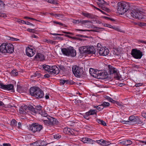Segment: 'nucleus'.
<instances>
[{
  "label": "nucleus",
  "instance_id": "26",
  "mask_svg": "<svg viewBox=\"0 0 146 146\" xmlns=\"http://www.w3.org/2000/svg\"><path fill=\"white\" fill-rule=\"evenodd\" d=\"M75 22H74L76 24H78L79 23H81V25H85L86 23L89 22H91L90 21L88 20H76Z\"/></svg>",
  "mask_w": 146,
  "mask_h": 146
},
{
  "label": "nucleus",
  "instance_id": "2",
  "mask_svg": "<svg viewBox=\"0 0 146 146\" xmlns=\"http://www.w3.org/2000/svg\"><path fill=\"white\" fill-rule=\"evenodd\" d=\"M143 12L138 10H129L127 13V15L133 18L141 19L144 18L142 14Z\"/></svg>",
  "mask_w": 146,
  "mask_h": 146
},
{
  "label": "nucleus",
  "instance_id": "19",
  "mask_svg": "<svg viewBox=\"0 0 146 146\" xmlns=\"http://www.w3.org/2000/svg\"><path fill=\"white\" fill-rule=\"evenodd\" d=\"M35 58L37 60L42 61L44 59V56L41 53H37L35 57Z\"/></svg>",
  "mask_w": 146,
  "mask_h": 146
},
{
  "label": "nucleus",
  "instance_id": "13",
  "mask_svg": "<svg viewBox=\"0 0 146 146\" xmlns=\"http://www.w3.org/2000/svg\"><path fill=\"white\" fill-rule=\"evenodd\" d=\"M99 71L92 68H90L89 70V72L91 75L97 78L99 75Z\"/></svg>",
  "mask_w": 146,
  "mask_h": 146
},
{
  "label": "nucleus",
  "instance_id": "53",
  "mask_svg": "<svg viewBox=\"0 0 146 146\" xmlns=\"http://www.w3.org/2000/svg\"><path fill=\"white\" fill-rule=\"evenodd\" d=\"M130 122L129 121H125V120H123L121 122L123 124H129V125H130Z\"/></svg>",
  "mask_w": 146,
  "mask_h": 146
},
{
  "label": "nucleus",
  "instance_id": "49",
  "mask_svg": "<svg viewBox=\"0 0 146 146\" xmlns=\"http://www.w3.org/2000/svg\"><path fill=\"white\" fill-rule=\"evenodd\" d=\"M114 103L116 104L117 105L120 106L121 108L123 107V105L121 104L119 102L116 101H115V102H114Z\"/></svg>",
  "mask_w": 146,
  "mask_h": 146
},
{
  "label": "nucleus",
  "instance_id": "5",
  "mask_svg": "<svg viewBox=\"0 0 146 146\" xmlns=\"http://www.w3.org/2000/svg\"><path fill=\"white\" fill-rule=\"evenodd\" d=\"M108 73L110 74L113 75L114 78L117 80H120L121 77L119 76V72L117 70L110 65L108 66Z\"/></svg>",
  "mask_w": 146,
  "mask_h": 146
},
{
  "label": "nucleus",
  "instance_id": "21",
  "mask_svg": "<svg viewBox=\"0 0 146 146\" xmlns=\"http://www.w3.org/2000/svg\"><path fill=\"white\" fill-rule=\"evenodd\" d=\"M26 52L27 55L30 57L32 56L35 54L33 49L30 48L29 47L27 48H26Z\"/></svg>",
  "mask_w": 146,
  "mask_h": 146
},
{
  "label": "nucleus",
  "instance_id": "17",
  "mask_svg": "<svg viewBox=\"0 0 146 146\" xmlns=\"http://www.w3.org/2000/svg\"><path fill=\"white\" fill-rule=\"evenodd\" d=\"M39 88L37 87H31L29 90V92L31 95L34 97L36 94V93L37 92Z\"/></svg>",
  "mask_w": 146,
  "mask_h": 146
},
{
  "label": "nucleus",
  "instance_id": "41",
  "mask_svg": "<svg viewBox=\"0 0 146 146\" xmlns=\"http://www.w3.org/2000/svg\"><path fill=\"white\" fill-rule=\"evenodd\" d=\"M103 107H108L109 106L110 103L108 102H104L102 104Z\"/></svg>",
  "mask_w": 146,
  "mask_h": 146
},
{
  "label": "nucleus",
  "instance_id": "46",
  "mask_svg": "<svg viewBox=\"0 0 146 146\" xmlns=\"http://www.w3.org/2000/svg\"><path fill=\"white\" fill-rule=\"evenodd\" d=\"M105 26L106 27H109V28H112L113 29H116L115 27H113V26H112L111 25L109 24H106L105 25Z\"/></svg>",
  "mask_w": 146,
  "mask_h": 146
},
{
  "label": "nucleus",
  "instance_id": "23",
  "mask_svg": "<svg viewBox=\"0 0 146 146\" xmlns=\"http://www.w3.org/2000/svg\"><path fill=\"white\" fill-rule=\"evenodd\" d=\"M88 48L87 54H95L96 50L95 48L93 46L91 47L89 46V48Z\"/></svg>",
  "mask_w": 146,
  "mask_h": 146
},
{
  "label": "nucleus",
  "instance_id": "20",
  "mask_svg": "<svg viewBox=\"0 0 146 146\" xmlns=\"http://www.w3.org/2000/svg\"><path fill=\"white\" fill-rule=\"evenodd\" d=\"M82 141L84 143L93 144L95 141L88 137H84L82 139Z\"/></svg>",
  "mask_w": 146,
  "mask_h": 146
},
{
  "label": "nucleus",
  "instance_id": "6",
  "mask_svg": "<svg viewBox=\"0 0 146 146\" xmlns=\"http://www.w3.org/2000/svg\"><path fill=\"white\" fill-rule=\"evenodd\" d=\"M131 54L133 57L136 59H141L143 55L142 52L137 48L133 49L131 51Z\"/></svg>",
  "mask_w": 146,
  "mask_h": 146
},
{
  "label": "nucleus",
  "instance_id": "39",
  "mask_svg": "<svg viewBox=\"0 0 146 146\" xmlns=\"http://www.w3.org/2000/svg\"><path fill=\"white\" fill-rule=\"evenodd\" d=\"M64 36L65 37H66L70 38H72V39H77L78 40H81V38H79L71 37L67 35H64Z\"/></svg>",
  "mask_w": 146,
  "mask_h": 146
},
{
  "label": "nucleus",
  "instance_id": "12",
  "mask_svg": "<svg viewBox=\"0 0 146 146\" xmlns=\"http://www.w3.org/2000/svg\"><path fill=\"white\" fill-rule=\"evenodd\" d=\"M108 74L106 72H103L99 71V75H98V79H106L108 77Z\"/></svg>",
  "mask_w": 146,
  "mask_h": 146
},
{
  "label": "nucleus",
  "instance_id": "31",
  "mask_svg": "<svg viewBox=\"0 0 146 146\" xmlns=\"http://www.w3.org/2000/svg\"><path fill=\"white\" fill-rule=\"evenodd\" d=\"M97 121L100 124H102V125L104 126L106 125V122L103 120H101L100 119H97Z\"/></svg>",
  "mask_w": 146,
  "mask_h": 146
},
{
  "label": "nucleus",
  "instance_id": "55",
  "mask_svg": "<svg viewBox=\"0 0 146 146\" xmlns=\"http://www.w3.org/2000/svg\"><path fill=\"white\" fill-rule=\"evenodd\" d=\"M113 53L115 55H119L120 54V52L119 51H117V50H115Z\"/></svg>",
  "mask_w": 146,
  "mask_h": 146
},
{
  "label": "nucleus",
  "instance_id": "25",
  "mask_svg": "<svg viewBox=\"0 0 146 146\" xmlns=\"http://www.w3.org/2000/svg\"><path fill=\"white\" fill-rule=\"evenodd\" d=\"M120 143L123 145L128 146L132 144V142L130 140H125L120 142Z\"/></svg>",
  "mask_w": 146,
  "mask_h": 146
},
{
  "label": "nucleus",
  "instance_id": "43",
  "mask_svg": "<svg viewBox=\"0 0 146 146\" xmlns=\"http://www.w3.org/2000/svg\"><path fill=\"white\" fill-rule=\"evenodd\" d=\"M67 131L68 132V134H74L75 131L74 130H71L70 129H67Z\"/></svg>",
  "mask_w": 146,
  "mask_h": 146
},
{
  "label": "nucleus",
  "instance_id": "59",
  "mask_svg": "<svg viewBox=\"0 0 146 146\" xmlns=\"http://www.w3.org/2000/svg\"><path fill=\"white\" fill-rule=\"evenodd\" d=\"M5 5L4 2L1 0H0V6L4 7Z\"/></svg>",
  "mask_w": 146,
  "mask_h": 146
},
{
  "label": "nucleus",
  "instance_id": "18",
  "mask_svg": "<svg viewBox=\"0 0 146 146\" xmlns=\"http://www.w3.org/2000/svg\"><path fill=\"white\" fill-rule=\"evenodd\" d=\"M88 48H89V46H84L80 47L79 48L80 53L81 54L84 53L87 54Z\"/></svg>",
  "mask_w": 146,
  "mask_h": 146
},
{
  "label": "nucleus",
  "instance_id": "56",
  "mask_svg": "<svg viewBox=\"0 0 146 146\" xmlns=\"http://www.w3.org/2000/svg\"><path fill=\"white\" fill-rule=\"evenodd\" d=\"M60 137V136L59 135H54V138L57 139H59Z\"/></svg>",
  "mask_w": 146,
  "mask_h": 146
},
{
  "label": "nucleus",
  "instance_id": "51",
  "mask_svg": "<svg viewBox=\"0 0 146 146\" xmlns=\"http://www.w3.org/2000/svg\"><path fill=\"white\" fill-rule=\"evenodd\" d=\"M46 1L48 3L54 4L55 3V1L54 0H47Z\"/></svg>",
  "mask_w": 146,
  "mask_h": 146
},
{
  "label": "nucleus",
  "instance_id": "4",
  "mask_svg": "<svg viewBox=\"0 0 146 146\" xmlns=\"http://www.w3.org/2000/svg\"><path fill=\"white\" fill-rule=\"evenodd\" d=\"M44 124L47 126H52L58 124V121L57 119L49 116L46 119L43 120Z\"/></svg>",
  "mask_w": 146,
  "mask_h": 146
},
{
  "label": "nucleus",
  "instance_id": "24",
  "mask_svg": "<svg viewBox=\"0 0 146 146\" xmlns=\"http://www.w3.org/2000/svg\"><path fill=\"white\" fill-rule=\"evenodd\" d=\"M97 112L96 110H93L91 109L88 111L86 113V114L88 115H95L96 117L97 116Z\"/></svg>",
  "mask_w": 146,
  "mask_h": 146
},
{
  "label": "nucleus",
  "instance_id": "37",
  "mask_svg": "<svg viewBox=\"0 0 146 146\" xmlns=\"http://www.w3.org/2000/svg\"><path fill=\"white\" fill-rule=\"evenodd\" d=\"M94 108H96L99 111H101L102 109L104 108L102 104L101 105H99L97 106H94Z\"/></svg>",
  "mask_w": 146,
  "mask_h": 146
},
{
  "label": "nucleus",
  "instance_id": "27",
  "mask_svg": "<svg viewBox=\"0 0 146 146\" xmlns=\"http://www.w3.org/2000/svg\"><path fill=\"white\" fill-rule=\"evenodd\" d=\"M17 22L19 23H21L23 24H25L26 25H31L32 26H34V25L28 21H25L23 20H21L20 19H19L17 21Z\"/></svg>",
  "mask_w": 146,
  "mask_h": 146
},
{
  "label": "nucleus",
  "instance_id": "38",
  "mask_svg": "<svg viewBox=\"0 0 146 146\" xmlns=\"http://www.w3.org/2000/svg\"><path fill=\"white\" fill-rule=\"evenodd\" d=\"M76 31H93L94 32H99V31L97 30H82V29H76Z\"/></svg>",
  "mask_w": 146,
  "mask_h": 146
},
{
  "label": "nucleus",
  "instance_id": "42",
  "mask_svg": "<svg viewBox=\"0 0 146 146\" xmlns=\"http://www.w3.org/2000/svg\"><path fill=\"white\" fill-rule=\"evenodd\" d=\"M101 9L102 10L106 11L107 12H109L110 11V9L106 7L102 6L101 7Z\"/></svg>",
  "mask_w": 146,
  "mask_h": 146
},
{
  "label": "nucleus",
  "instance_id": "35",
  "mask_svg": "<svg viewBox=\"0 0 146 146\" xmlns=\"http://www.w3.org/2000/svg\"><path fill=\"white\" fill-rule=\"evenodd\" d=\"M104 140L103 139H100L99 140H96V141H95V142H97L99 144L103 146V144H104Z\"/></svg>",
  "mask_w": 146,
  "mask_h": 146
},
{
  "label": "nucleus",
  "instance_id": "44",
  "mask_svg": "<svg viewBox=\"0 0 146 146\" xmlns=\"http://www.w3.org/2000/svg\"><path fill=\"white\" fill-rule=\"evenodd\" d=\"M111 144H113V143H111L109 141H107L106 140H104V144H103V146H106L110 145Z\"/></svg>",
  "mask_w": 146,
  "mask_h": 146
},
{
  "label": "nucleus",
  "instance_id": "11",
  "mask_svg": "<svg viewBox=\"0 0 146 146\" xmlns=\"http://www.w3.org/2000/svg\"><path fill=\"white\" fill-rule=\"evenodd\" d=\"M49 73L52 74H57L59 72V70L58 68L56 66L54 65L50 66V70H49Z\"/></svg>",
  "mask_w": 146,
  "mask_h": 146
},
{
  "label": "nucleus",
  "instance_id": "16",
  "mask_svg": "<svg viewBox=\"0 0 146 146\" xmlns=\"http://www.w3.org/2000/svg\"><path fill=\"white\" fill-rule=\"evenodd\" d=\"M36 94L35 96L34 97L37 98H42L44 96V94L43 91L40 88H39L37 91V92L36 93Z\"/></svg>",
  "mask_w": 146,
  "mask_h": 146
},
{
  "label": "nucleus",
  "instance_id": "48",
  "mask_svg": "<svg viewBox=\"0 0 146 146\" xmlns=\"http://www.w3.org/2000/svg\"><path fill=\"white\" fill-rule=\"evenodd\" d=\"M0 17L5 18L7 17V15L5 13L0 12Z\"/></svg>",
  "mask_w": 146,
  "mask_h": 146
},
{
  "label": "nucleus",
  "instance_id": "64",
  "mask_svg": "<svg viewBox=\"0 0 146 146\" xmlns=\"http://www.w3.org/2000/svg\"><path fill=\"white\" fill-rule=\"evenodd\" d=\"M141 115L143 117L146 119V113L144 112L142 113Z\"/></svg>",
  "mask_w": 146,
  "mask_h": 146
},
{
  "label": "nucleus",
  "instance_id": "33",
  "mask_svg": "<svg viewBox=\"0 0 146 146\" xmlns=\"http://www.w3.org/2000/svg\"><path fill=\"white\" fill-rule=\"evenodd\" d=\"M17 124V122L16 121L13 119L12 120L11 122V125L13 126H15Z\"/></svg>",
  "mask_w": 146,
  "mask_h": 146
},
{
  "label": "nucleus",
  "instance_id": "54",
  "mask_svg": "<svg viewBox=\"0 0 146 146\" xmlns=\"http://www.w3.org/2000/svg\"><path fill=\"white\" fill-rule=\"evenodd\" d=\"M54 16L55 17H58L60 18H62L63 17V15L60 14H55L54 15Z\"/></svg>",
  "mask_w": 146,
  "mask_h": 146
},
{
  "label": "nucleus",
  "instance_id": "32",
  "mask_svg": "<svg viewBox=\"0 0 146 146\" xmlns=\"http://www.w3.org/2000/svg\"><path fill=\"white\" fill-rule=\"evenodd\" d=\"M100 2H97V4L100 7H102V5H103L104 4L105 2L103 0H98Z\"/></svg>",
  "mask_w": 146,
  "mask_h": 146
},
{
  "label": "nucleus",
  "instance_id": "8",
  "mask_svg": "<svg viewBox=\"0 0 146 146\" xmlns=\"http://www.w3.org/2000/svg\"><path fill=\"white\" fill-rule=\"evenodd\" d=\"M42 126L37 123H33L29 126V129L33 133L40 131L42 129Z\"/></svg>",
  "mask_w": 146,
  "mask_h": 146
},
{
  "label": "nucleus",
  "instance_id": "62",
  "mask_svg": "<svg viewBox=\"0 0 146 146\" xmlns=\"http://www.w3.org/2000/svg\"><path fill=\"white\" fill-rule=\"evenodd\" d=\"M142 85V83H136L135 84V86L136 87H138Z\"/></svg>",
  "mask_w": 146,
  "mask_h": 146
},
{
  "label": "nucleus",
  "instance_id": "40",
  "mask_svg": "<svg viewBox=\"0 0 146 146\" xmlns=\"http://www.w3.org/2000/svg\"><path fill=\"white\" fill-rule=\"evenodd\" d=\"M106 99H107L109 102H110L111 103H114V102H115V101L113 100V99H112L109 96H106Z\"/></svg>",
  "mask_w": 146,
  "mask_h": 146
},
{
  "label": "nucleus",
  "instance_id": "3",
  "mask_svg": "<svg viewBox=\"0 0 146 146\" xmlns=\"http://www.w3.org/2000/svg\"><path fill=\"white\" fill-rule=\"evenodd\" d=\"M61 51L64 55L66 56L74 57L76 55V50L72 47L70 46L66 48H62L61 49Z\"/></svg>",
  "mask_w": 146,
  "mask_h": 146
},
{
  "label": "nucleus",
  "instance_id": "60",
  "mask_svg": "<svg viewBox=\"0 0 146 146\" xmlns=\"http://www.w3.org/2000/svg\"><path fill=\"white\" fill-rule=\"evenodd\" d=\"M69 125L71 126H75L76 123L75 122L72 121H70L69 123Z\"/></svg>",
  "mask_w": 146,
  "mask_h": 146
},
{
  "label": "nucleus",
  "instance_id": "30",
  "mask_svg": "<svg viewBox=\"0 0 146 146\" xmlns=\"http://www.w3.org/2000/svg\"><path fill=\"white\" fill-rule=\"evenodd\" d=\"M43 68L45 70L49 72V70H50V66L49 65L44 64L42 66Z\"/></svg>",
  "mask_w": 146,
  "mask_h": 146
},
{
  "label": "nucleus",
  "instance_id": "36",
  "mask_svg": "<svg viewBox=\"0 0 146 146\" xmlns=\"http://www.w3.org/2000/svg\"><path fill=\"white\" fill-rule=\"evenodd\" d=\"M38 144L39 146H43L46 144L45 141L40 140H38Z\"/></svg>",
  "mask_w": 146,
  "mask_h": 146
},
{
  "label": "nucleus",
  "instance_id": "15",
  "mask_svg": "<svg viewBox=\"0 0 146 146\" xmlns=\"http://www.w3.org/2000/svg\"><path fill=\"white\" fill-rule=\"evenodd\" d=\"M42 107L39 105H37L35 106V108H33V112L36 113H40L42 110Z\"/></svg>",
  "mask_w": 146,
  "mask_h": 146
},
{
  "label": "nucleus",
  "instance_id": "34",
  "mask_svg": "<svg viewBox=\"0 0 146 146\" xmlns=\"http://www.w3.org/2000/svg\"><path fill=\"white\" fill-rule=\"evenodd\" d=\"M75 83V82L72 80H65V84H69L70 85H72Z\"/></svg>",
  "mask_w": 146,
  "mask_h": 146
},
{
  "label": "nucleus",
  "instance_id": "45",
  "mask_svg": "<svg viewBox=\"0 0 146 146\" xmlns=\"http://www.w3.org/2000/svg\"><path fill=\"white\" fill-rule=\"evenodd\" d=\"M13 76H16L18 74V73L17 71L15 70H13L11 72Z\"/></svg>",
  "mask_w": 146,
  "mask_h": 146
},
{
  "label": "nucleus",
  "instance_id": "9",
  "mask_svg": "<svg viewBox=\"0 0 146 146\" xmlns=\"http://www.w3.org/2000/svg\"><path fill=\"white\" fill-rule=\"evenodd\" d=\"M97 52L100 55L103 56H106L109 53V51L108 49L105 47L102 48H98Z\"/></svg>",
  "mask_w": 146,
  "mask_h": 146
},
{
  "label": "nucleus",
  "instance_id": "58",
  "mask_svg": "<svg viewBox=\"0 0 146 146\" xmlns=\"http://www.w3.org/2000/svg\"><path fill=\"white\" fill-rule=\"evenodd\" d=\"M104 18L106 19H109V20H110L111 21H115V20H114V19H112V18H110V17H104Z\"/></svg>",
  "mask_w": 146,
  "mask_h": 146
},
{
  "label": "nucleus",
  "instance_id": "22",
  "mask_svg": "<svg viewBox=\"0 0 146 146\" xmlns=\"http://www.w3.org/2000/svg\"><path fill=\"white\" fill-rule=\"evenodd\" d=\"M6 43H3L0 46V52L3 53H7Z\"/></svg>",
  "mask_w": 146,
  "mask_h": 146
},
{
  "label": "nucleus",
  "instance_id": "10",
  "mask_svg": "<svg viewBox=\"0 0 146 146\" xmlns=\"http://www.w3.org/2000/svg\"><path fill=\"white\" fill-rule=\"evenodd\" d=\"M130 125H133L137 123L139 121V119L137 117H135L133 115L130 116L129 118Z\"/></svg>",
  "mask_w": 146,
  "mask_h": 146
},
{
  "label": "nucleus",
  "instance_id": "52",
  "mask_svg": "<svg viewBox=\"0 0 146 146\" xmlns=\"http://www.w3.org/2000/svg\"><path fill=\"white\" fill-rule=\"evenodd\" d=\"M45 41V42H47L48 43H50L52 44H53L54 43V41L52 40H48L46 39Z\"/></svg>",
  "mask_w": 146,
  "mask_h": 146
},
{
  "label": "nucleus",
  "instance_id": "57",
  "mask_svg": "<svg viewBox=\"0 0 146 146\" xmlns=\"http://www.w3.org/2000/svg\"><path fill=\"white\" fill-rule=\"evenodd\" d=\"M5 5H7L8 7H11L12 6V4L10 3V2L8 1L7 2V1L5 2Z\"/></svg>",
  "mask_w": 146,
  "mask_h": 146
},
{
  "label": "nucleus",
  "instance_id": "29",
  "mask_svg": "<svg viewBox=\"0 0 146 146\" xmlns=\"http://www.w3.org/2000/svg\"><path fill=\"white\" fill-rule=\"evenodd\" d=\"M39 114L41 115L42 117H45L46 119L47 117L49 116L45 111H42Z\"/></svg>",
  "mask_w": 146,
  "mask_h": 146
},
{
  "label": "nucleus",
  "instance_id": "14",
  "mask_svg": "<svg viewBox=\"0 0 146 146\" xmlns=\"http://www.w3.org/2000/svg\"><path fill=\"white\" fill-rule=\"evenodd\" d=\"M7 53H12L14 51V46L11 44H6Z\"/></svg>",
  "mask_w": 146,
  "mask_h": 146
},
{
  "label": "nucleus",
  "instance_id": "28",
  "mask_svg": "<svg viewBox=\"0 0 146 146\" xmlns=\"http://www.w3.org/2000/svg\"><path fill=\"white\" fill-rule=\"evenodd\" d=\"M82 15L90 19H92L94 17V15L90 13H82Z\"/></svg>",
  "mask_w": 146,
  "mask_h": 146
},
{
  "label": "nucleus",
  "instance_id": "47",
  "mask_svg": "<svg viewBox=\"0 0 146 146\" xmlns=\"http://www.w3.org/2000/svg\"><path fill=\"white\" fill-rule=\"evenodd\" d=\"M32 145L34 146H39L38 140L32 143Z\"/></svg>",
  "mask_w": 146,
  "mask_h": 146
},
{
  "label": "nucleus",
  "instance_id": "1",
  "mask_svg": "<svg viewBox=\"0 0 146 146\" xmlns=\"http://www.w3.org/2000/svg\"><path fill=\"white\" fill-rule=\"evenodd\" d=\"M129 8V4L125 2H119L117 4V9L119 13L121 15L126 12Z\"/></svg>",
  "mask_w": 146,
  "mask_h": 146
},
{
  "label": "nucleus",
  "instance_id": "50",
  "mask_svg": "<svg viewBox=\"0 0 146 146\" xmlns=\"http://www.w3.org/2000/svg\"><path fill=\"white\" fill-rule=\"evenodd\" d=\"M58 67L59 69L63 71H64L65 70V68L62 65H60L58 66Z\"/></svg>",
  "mask_w": 146,
  "mask_h": 146
},
{
  "label": "nucleus",
  "instance_id": "61",
  "mask_svg": "<svg viewBox=\"0 0 146 146\" xmlns=\"http://www.w3.org/2000/svg\"><path fill=\"white\" fill-rule=\"evenodd\" d=\"M60 83L62 84V85H64V84L65 83V80H63L62 79L60 80Z\"/></svg>",
  "mask_w": 146,
  "mask_h": 146
},
{
  "label": "nucleus",
  "instance_id": "63",
  "mask_svg": "<svg viewBox=\"0 0 146 146\" xmlns=\"http://www.w3.org/2000/svg\"><path fill=\"white\" fill-rule=\"evenodd\" d=\"M27 31H28L29 32H31V33H34L35 32V30L34 29H27Z\"/></svg>",
  "mask_w": 146,
  "mask_h": 146
},
{
  "label": "nucleus",
  "instance_id": "7",
  "mask_svg": "<svg viewBox=\"0 0 146 146\" xmlns=\"http://www.w3.org/2000/svg\"><path fill=\"white\" fill-rule=\"evenodd\" d=\"M72 71L76 77L79 78L81 77L83 72V69L76 65L72 67Z\"/></svg>",
  "mask_w": 146,
  "mask_h": 146
}]
</instances>
